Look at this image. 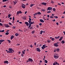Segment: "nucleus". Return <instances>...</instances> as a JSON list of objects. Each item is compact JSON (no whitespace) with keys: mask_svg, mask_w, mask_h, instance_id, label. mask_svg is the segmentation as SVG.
Here are the masks:
<instances>
[{"mask_svg":"<svg viewBox=\"0 0 65 65\" xmlns=\"http://www.w3.org/2000/svg\"><path fill=\"white\" fill-rule=\"evenodd\" d=\"M8 50L9 51L7 52V53H13L14 52V51L13 50V49L11 48H9Z\"/></svg>","mask_w":65,"mask_h":65,"instance_id":"1","label":"nucleus"},{"mask_svg":"<svg viewBox=\"0 0 65 65\" xmlns=\"http://www.w3.org/2000/svg\"><path fill=\"white\" fill-rule=\"evenodd\" d=\"M60 51V49L59 48H57V49H55L54 51V52H58Z\"/></svg>","mask_w":65,"mask_h":65,"instance_id":"2","label":"nucleus"},{"mask_svg":"<svg viewBox=\"0 0 65 65\" xmlns=\"http://www.w3.org/2000/svg\"><path fill=\"white\" fill-rule=\"evenodd\" d=\"M29 20L28 21V22H29V24H32V22L31 21V18H29Z\"/></svg>","mask_w":65,"mask_h":65,"instance_id":"3","label":"nucleus"},{"mask_svg":"<svg viewBox=\"0 0 65 65\" xmlns=\"http://www.w3.org/2000/svg\"><path fill=\"white\" fill-rule=\"evenodd\" d=\"M46 44H44L41 47V48L42 50H44V48L46 47Z\"/></svg>","mask_w":65,"mask_h":65,"instance_id":"4","label":"nucleus"},{"mask_svg":"<svg viewBox=\"0 0 65 65\" xmlns=\"http://www.w3.org/2000/svg\"><path fill=\"white\" fill-rule=\"evenodd\" d=\"M28 60L29 62H32L33 61L32 59L30 58H28Z\"/></svg>","mask_w":65,"mask_h":65,"instance_id":"5","label":"nucleus"},{"mask_svg":"<svg viewBox=\"0 0 65 65\" xmlns=\"http://www.w3.org/2000/svg\"><path fill=\"white\" fill-rule=\"evenodd\" d=\"M20 13L21 14L22 13V11H17V15H18Z\"/></svg>","mask_w":65,"mask_h":65,"instance_id":"6","label":"nucleus"},{"mask_svg":"<svg viewBox=\"0 0 65 65\" xmlns=\"http://www.w3.org/2000/svg\"><path fill=\"white\" fill-rule=\"evenodd\" d=\"M53 8L51 7H48L47 9V11H48V10H52Z\"/></svg>","mask_w":65,"mask_h":65,"instance_id":"7","label":"nucleus"},{"mask_svg":"<svg viewBox=\"0 0 65 65\" xmlns=\"http://www.w3.org/2000/svg\"><path fill=\"white\" fill-rule=\"evenodd\" d=\"M22 7L23 8H25L26 7V5L24 4H22Z\"/></svg>","mask_w":65,"mask_h":65,"instance_id":"8","label":"nucleus"},{"mask_svg":"<svg viewBox=\"0 0 65 65\" xmlns=\"http://www.w3.org/2000/svg\"><path fill=\"white\" fill-rule=\"evenodd\" d=\"M4 63L5 64L6 63L7 64H8L9 62L7 60H5L4 61Z\"/></svg>","mask_w":65,"mask_h":65,"instance_id":"9","label":"nucleus"},{"mask_svg":"<svg viewBox=\"0 0 65 65\" xmlns=\"http://www.w3.org/2000/svg\"><path fill=\"white\" fill-rule=\"evenodd\" d=\"M5 27H10V26L8 24H4Z\"/></svg>","mask_w":65,"mask_h":65,"instance_id":"10","label":"nucleus"},{"mask_svg":"<svg viewBox=\"0 0 65 65\" xmlns=\"http://www.w3.org/2000/svg\"><path fill=\"white\" fill-rule=\"evenodd\" d=\"M54 45L55 47H58L59 46V45L58 44L56 43H55L54 44Z\"/></svg>","mask_w":65,"mask_h":65,"instance_id":"11","label":"nucleus"},{"mask_svg":"<svg viewBox=\"0 0 65 65\" xmlns=\"http://www.w3.org/2000/svg\"><path fill=\"white\" fill-rule=\"evenodd\" d=\"M25 23L26 24L27 26H28L29 25V24L27 22H25Z\"/></svg>","mask_w":65,"mask_h":65,"instance_id":"12","label":"nucleus"},{"mask_svg":"<svg viewBox=\"0 0 65 65\" xmlns=\"http://www.w3.org/2000/svg\"><path fill=\"white\" fill-rule=\"evenodd\" d=\"M42 5H44L45 6H46L47 4V3H41Z\"/></svg>","mask_w":65,"mask_h":65,"instance_id":"13","label":"nucleus"},{"mask_svg":"<svg viewBox=\"0 0 65 65\" xmlns=\"http://www.w3.org/2000/svg\"><path fill=\"white\" fill-rule=\"evenodd\" d=\"M54 57L55 58L57 59L58 58V56H57V55H54Z\"/></svg>","mask_w":65,"mask_h":65,"instance_id":"14","label":"nucleus"},{"mask_svg":"<svg viewBox=\"0 0 65 65\" xmlns=\"http://www.w3.org/2000/svg\"><path fill=\"white\" fill-rule=\"evenodd\" d=\"M40 21L42 23H44V21L42 19H41L40 20Z\"/></svg>","mask_w":65,"mask_h":65,"instance_id":"15","label":"nucleus"},{"mask_svg":"<svg viewBox=\"0 0 65 65\" xmlns=\"http://www.w3.org/2000/svg\"><path fill=\"white\" fill-rule=\"evenodd\" d=\"M36 49H37V51L38 52H40L41 51V50H40V49L38 48H36Z\"/></svg>","mask_w":65,"mask_h":65,"instance_id":"16","label":"nucleus"},{"mask_svg":"<svg viewBox=\"0 0 65 65\" xmlns=\"http://www.w3.org/2000/svg\"><path fill=\"white\" fill-rule=\"evenodd\" d=\"M14 37L13 35H12L11 37V39L12 40L13 39V38H14Z\"/></svg>","mask_w":65,"mask_h":65,"instance_id":"17","label":"nucleus"},{"mask_svg":"<svg viewBox=\"0 0 65 65\" xmlns=\"http://www.w3.org/2000/svg\"><path fill=\"white\" fill-rule=\"evenodd\" d=\"M12 15L11 14H9L8 15V18H9L10 17V16H11Z\"/></svg>","mask_w":65,"mask_h":65,"instance_id":"18","label":"nucleus"},{"mask_svg":"<svg viewBox=\"0 0 65 65\" xmlns=\"http://www.w3.org/2000/svg\"><path fill=\"white\" fill-rule=\"evenodd\" d=\"M13 2L14 3V5H16L17 3V2L16 1H14Z\"/></svg>","mask_w":65,"mask_h":65,"instance_id":"19","label":"nucleus"},{"mask_svg":"<svg viewBox=\"0 0 65 65\" xmlns=\"http://www.w3.org/2000/svg\"><path fill=\"white\" fill-rule=\"evenodd\" d=\"M37 13L39 15H41V13L40 12H37Z\"/></svg>","mask_w":65,"mask_h":65,"instance_id":"20","label":"nucleus"},{"mask_svg":"<svg viewBox=\"0 0 65 65\" xmlns=\"http://www.w3.org/2000/svg\"><path fill=\"white\" fill-rule=\"evenodd\" d=\"M34 4H31L30 5V6L31 7L32 6H34Z\"/></svg>","mask_w":65,"mask_h":65,"instance_id":"21","label":"nucleus"},{"mask_svg":"<svg viewBox=\"0 0 65 65\" xmlns=\"http://www.w3.org/2000/svg\"><path fill=\"white\" fill-rule=\"evenodd\" d=\"M65 42L64 40H62V41L61 42V43L62 44H64L65 43Z\"/></svg>","mask_w":65,"mask_h":65,"instance_id":"22","label":"nucleus"},{"mask_svg":"<svg viewBox=\"0 0 65 65\" xmlns=\"http://www.w3.org/2000/svg\"><path fill=\"white\" fill-rule=\"evenodd\" d=\"M45 9H43L41 10V11H44H44H45Z\"/></svg>","mask_w":65,"mask_h":65,"instance_id":"23","label":"nucleus"},{"mask_svg":"<svg viewBox=\"0 0 65 65\" xmlns=\"http://www.w3.org/2000/svg\"><path fill=\"white\" fill-rule=\"evenodd\" d=\"M43 33V31L42 30H41L40 32V34L41 35H42V34Z\"/></svg>","mask_w":65,"mask_h":65,"instance_id":"24","label":"nucleus"},{"mask_svg":"<svg viewBox=\"0 0 65 65\" xmlns=\"http://www.w3.org/2000/svg\"><path fill=\"white\" fill-rule=\"evenodd\" d=\"M47 42L48 43H50V41L49 40H47Z\"/></svg>","mask_w":65,"mask_h":65,"instance_id":"25","label":"nucleus"},{"mask_svg":"<svg viewBox=\"0 0 65 65\" xmlns=\"http://www.w3.org/2000/svg\"><path fill=\"white\" fill-rule=\"evenodd\" d=\"M35 31L34 30H33V31L31 32V33L32 34H34L35 33Z\"/></svg>","mask_w":65,"mask_h":65,"instance_id":"26","label":"nucleus"},{"mask_svg":"<svg viewBox=\"0 0 65 65\" xmlns=\"http://www.w3.org/2000/svg\"><path fill=\"white\" fill-rule=\"evenodd\" d=\"M56 62L55 61H54V62L53 63V65H56Z\"/></svg>","mask_w":65,"mask_h":65,"instance_id":"27","label":"nucleus"},{"mask_svg":"<svg viewBox=\"0 0 65 65\" xmlns=\"http://www.w3.org/2000/svg\"><path fill=\"white\" fill-rule=\"evenodd\" d=\"M55 10H56V9L55 8H53V10L54 11H55Z\"/></svg>","mask_w":65,"mask_h":65,"instance_id":"28","label":"nucleus"},{"mask_svg":"<svg viewBox=\"0 0 65 65\" xmlns=\"http://www.w3.org/2000/svg\"><path fill=\"white\" fill-rule=\"evenodd\" d=\"M4 30H0V32H4Z\"/></svg>","mask_w":65,"mask_h":65,"instance_id":"29","label":"nucleus"},{"mask_svg":"<svg viewBox=\"0 0 65 65\" xmlns=\"http://www.w3.org/2000/svg\"><path fill=\"white\" fill-rule=\"evenodd\" d=\"M50 18H52V19L53 18H54L53 16H50Z\"/></svg>","mask_w":65,"mask_h":65,"instance_id":"30","label":"nucleus"},{"mask_svg":"<svg viewBox=\"0 0 65 65\" xmlns=\"http://www.w3.org/2000/svg\"><path fill=\"white\" fill-rule=\"evenodd\" d=\"M53 41H54L55 40V39L54 38H53L52 39H51Z\"/></svg>","mask_w":65,"mask_h":65,"instance_id":"31","label":"nucleus"},{"mask_svg":"<svg viewBox=\"0 0 65 65\" xmlns=\"http://www.w3.org/2000/svg\"><path fill=\"white\" fill-rule=\"evenodd\" d=\"M19 35V34H17V33H16L15 34V36H18Z\"/></svg>","mask_w":65,"mask_h":65,"instance_id":"32","label":"nucleus"},{"mask_svg":"<svg viewBox=\"0 0 65 65\" xmlns=\"http://www.w3.org/2000/svg\"><path fill=\"white\" fill-rule=\"evenodd\" d=\"M31 24H29V26L28 27V28H29L31 26Z\"/></svg>","mask_w":65,"mask_h":65,"instance_id":"33","label":"nucleus"},{"mask_svg":"<svg viewBox=\"0 0 65 65\" xmlns=\"http://www.w3.org/2000/svg\"><path fill=\"white\" fill-rule=\"evenodd\" d=\"M9 34V32H7L5 34V35H8Z\"/></svg>","mask_w":65,"mask_h":65,"instance_id":"34","label":"nucleus"},{"mask_svg":"<svg viewBox=\"0 0 65 65\" xmlns=\"http://www.w3.org/2000/svg\"><path fill=\"white\" fill-rule=\"evenodd\" d=\"M7 41H8V42L9 43H11L10 40H7Z\"/></svg>","mask_w":65,"mask_h":65,"instance_id":"35","label":"nucleus"},{"mask_svg":"<svg viewBox=\"0 0 65 65\" xmlns=\"http://www.w3.org/2000/svg\"><path fill=\"white\" fill-rule=\"evenodd\" d=\"M54 18H56V19H57V18H58V17L57 16H54Z\"/></svg>","mask_w":65,"mask_h":65,"instance_id":"36","label":"nucleus"},{"mask_svg":"<svg viewBox=\"0 0 65 65\" xmlns=\"http://www.w3.org/2000/svg\"><path fill=\"white\" fill-rule=\"evenodd\" d=\"M7 1V0H3V2H6Z\"/></svg>","mask_w":65,"mask_h":65,"instance_id":"37","label":"nucleus"},{"mask_svg":"<svg viewBox=\"0 0 65 65\" xmlns=\"http://www.w3.org/2000/svg\"><path fill=\"white\" fill-rule=\"evenodd\" d=\"M23 19L24 20H26V17H23Z\"/></svg>","mask_w":65,"mask_h":65,"instance_id":"38","label":"nucleus"},{"mask_svg":"<svg viewBox=\"0 0 65 65\" xmlns=\"http://www.w3.org/2000/svg\"><path fill=\"white\" fill-rule=\"evenodd\" d=\"M45 63H47L48 62V61H47V60H45Z\"/></svg>","mask_w":65,"mask_h":65,"instance_id":"39","label":"nucleus"},{"mask_svg":"<svg viewBox=\"0 0 65 65\" xmlns=\"http://www.w3.org/2000/svg\"><path fill=\"white\" fill-rule=\"evenodd\" d=\"M22 52L23 54H25V52H24L23 51H22Z\"/></svg>","mask_w":65,"mask_h":65,"instance_id":"40","label":"nucleus"},{"mask_svg":"<svg viewBox=\"0 0 65 65\" xmlns=\"http://www.w3.org/2000/svg\"><path fill=\"white\" fill-rule=\"evenodd\" d=\"M29 28L30 29H33V28L32 27H30Z\"/></svg>","mask_w":65,"mask_h":65,"instance_id":"41","label":"nucleus"},{"mask_svg":"<svg viewBox=\"0 0 65 65\" xmlns=\"http://www.w3.org/2000/svg\"><path fill=\"white\" fill-rule=\"evenodd\" d=\"M2 43V40H0V43H1V44Z\"/></svg>","mask_w":65,"mask_h":65,"instance_id":"42","label":"nucleus"},{"mask_svg":"<svg viewBox=\"0 0 65 65\" xmlns=\"http://www.w3.org/2000/svg\"><path fill=\"white\" fill-rule=\"evenodd\" d=\"M30 46V47H33V46L32 44H31V45Z\"/></svg>","mask_w":65,"mask_h":65,"instance_id":"43","label":"nucleus"},{"mask_svg":"<svg viewBox=\"0 0 65 65\" xmlns=\"http://www.w3.org/2000/svg\"><path fill=\"white\" fill-rule=\"evenodd\" d=\"M14 17H13V21H14Z\"/></svg>","mask_w":65,"mask_h":65,"instance_id":"44","label":"nucleus"},{"mask_svg":"<svg viewBox=\"0 0 65 65\" xmlns=\"http://www.w3.org/2000/svg\"><path fill=\"white\" fill-rule=\"evenodd\" d=\"M12 27L14 29H15L16 28V27H15V26H13V27Z\"/></svg>","mask_w":65,"mask_h":65,"instance_id":"45","label":"nucleus"},{"mask_svg":"<svg viewBox=\"0 0 65 65\" xmlns=\"http://www.w3.org/2000/svg\"><path fill=\"white\" fill-rule=\"evenodd\" d=\"M0 25L1 26H2L3 25L2 24L0 23Z\"/></svg>","mask_w":65,"mask_h":65,"instance_id":"46","label":"nucleus"},{"mask_svg":"<svg viewBox=\"0 0 65 65\" xmlns=\"http://www.w3.org/2000/svg\"><path fill=\"white\" fill-rule=\"evenodd\" d=\"M60 38V36H58L57 37V39H59Z\"/></svg>","mask_w":65,"mask_h":65,"instance_id":"47","label":"nucleus"},{"mask_svg":"<svg viewBox=\"0 0 65 65\" xmlns=\"http://www.w3.org/2000/svg\"><path fill=\"white\" fill-rule=\"evenodd\" d=\"M51 11H48L47 12V13H51Z\"/></svg>","mask_w":65,"mask_h":65,"instance_id":"48","label":"nucleus"},{"mask_svg":"<svg viewBox=\"0 0 65 65\" xmlns=\"http://www.w3.org/2000/svg\"><path fill=\"white\" fill-rule=\"evenodd\" d=\"M34 21H33L32 22V24H34Z\"/></svg>","mask_w":65,"mask_h":65,"instance_id":"49","label":"nucleus"},{"mask_svg":"<svg viewBox=\"0 0 65 65\" xmlns=\"http://www.w3.org/2000/svg\"><path fill=\"white\" fill-rule=\"evenodd\" d=\"M9 8H10V9H11L12 8V7L11 6H10L9 7Z\"/></svg>","mask_w":65,"mask_h":65,"instance_id":"50","label":"nucleus"},{"mask_svg":"<svg viewBox=\"0 0 65 65\" xmlns=\"http://www.w3.org/2000/svg\"><path fill=\"white\" fill-rule=\"evenodd\" d=\"M51 3H52V4H54V2L53 1H52Z\"/></svg>","mask_w":65,"mask_h":65,"instance_id":"51","label":"nucleus"},{"mask_svg":"<svg viewBox=\"0 0 65 65\" xmlns=\"http://www.w3.org/2000/svg\"><path fill=\"white\" fill-rule=\"evenodd\" d=\"M26 62H29V61L28 60H28H27Z\"/></svg>","mask_w":65,"mask_h":65,"instance_id":"52","label":"nucleus"},{"mask_svg":"<svg viewBox=\"0 0 65 65\" xmlns=\"http://www.w3.org/2000/svg\"><path fill=\"white\" fill-rule=\"evenodd\" d=\"M9 24L11 25H12V24L11 23H10V22H9Z\"/></svg>","mask_w":65,"mask_h":65,"instance_id":"53","label":"nucleus"},{"mask_svg":"<svg viewBox=\"0 0 65 65\" xmlns=\"http://www.w3.org/2000/svg\"><path fill=\"white\" fill-rule=\"evenodd\" d=\"M42 25V23H40L39 24V25H40V26L41 25Z\"/></svg>","mask_w":65,"mask_h":65,"instance_id":"54","label":"nucleus"},{"mask_svg":"<svg viewBox=\"0 0 65 65\" xmlns=\"http://www.w3.org/2000/svg\"><path fill=\"white\" fill-rule=\"evenodd\" d=\"M63 37L62 36L61 37H60V38L62 40L63 39Z\"/></svg>","mask_w":65,"mask_h":65,"instance_id":"55","label":"nucleus"},{"mask_svg":"<svg viewBox=\"0 0 65 65\" xmlns=\"http://www.w3.org/2000/svg\"><path fill=\"white\" fill-rule=\"evenodd\" d=\"M58 5H59V6H61V4L59 3H58Z\"/></svg>","mask_w":65,"mask_h":65,"instance_id":"56","label":"nucleus"},{"mask_svg":"<svg viewBox=\"0 0 65 65\" xmlns=\"http://www.w3.org/2000/svg\"><path fill=\"white\" fill-rule=\"evenodd\" d=\"M56 24H57V25H59V23H58V22H56Z\"/></svg>","mask_w":65,"mask_h":65,"instance_id":"57","label":"nucleus"},{"mask_svg":"<svg viewBox=\"0 0 65 65\" xmlns=\"http://www.w3.org/2000/svg\"><path fill=\"white\" fill-rule=\"evenodd\" d=\"M27 11H25V13H24L25 14H26V13H27Z\"/></svg>","mask_w":65,"mask_h":65,"instance_id":"58","label":"nucleus"},{"mask_svg":"<svg viewBox=\"0 0 65 65\" xmlns=\"http://www.w3.org/2000/svg\"><path fill=\"white\" fill-rule=\"evenodd\" d=\"M49 18H47V19H46V20H49Z\"/></svg>","mask_w":65,"mask_h":65,"instance_id":"59","label":"nucleus"},{"mask_svg":"<svg viewBox=\"0 0 65 65\" xmlns=\"http://www.w3.org/2000/svg\"><path fill=\"white\" fill-rule=\"evenodd\" d=\"M52 21H54V22L55 21H56V20L55 19H54V20H52Z\"/></svg>","mask_w":65,"mask_h":65,"instance_id":"60","label":"nucleus"},{"mask_svg":"<svg viewBox=\"0 0 65 65\" xmlns=\"http://www.w3.org/2000/svg\"><path fill=\"white\" fill-rule=\"evenodd\" d=\"M20 45V44H17V45L19 46Z\"/></svg>","mask_w":65,"mask_h":65,"instance_id":"61","label":"nucleus"},{"mask_svg":"<svg viewBox=\"0 0 65 65\" xmlns=\"http://www.w3.org/2000/svg\"><path fill=\"white\" fill-rule=\"evenodd\" d=\"M47 17H48V18H49V15H47Z\"/></svg>","mask_w":65,"mask_h":65,"instance_id":"62","label":"nucleus"},{"mask_svg":"<svg viewBox=\"0 0 65 65\" xmlns=\"http://www.w3.org/2000/svg\"><path fill=\"white\" fill-rule=\"evenodd\" d=\"M6 7V5H5L3 6V7Z\"/></svg>","mask_w":65,"mask_h":65,"instance_id":"63","label":"nucleus"},{"mask_svg":"<svg viewBox=\"0 0 65 65\" xmlns=\"http://www.w3.org/2000/svg\"><path fill=\"white\" fill-rule=\"evenodd\" d=\"M63 32L64 33V34L65 35V32L64 31H63Z\"/></svg>","mask_w":65,"mask_h":65,"instance_id":"64","label":"nucleus"}]
</instances>
